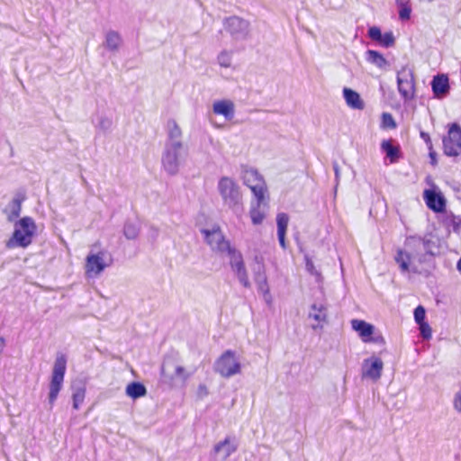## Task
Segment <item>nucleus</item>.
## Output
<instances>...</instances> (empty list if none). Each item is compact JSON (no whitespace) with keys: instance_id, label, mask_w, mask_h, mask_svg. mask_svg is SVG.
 I'll use <instances>...</instances> for the list:
<instances>
[{"instance_id":"nucleus-1","label":"nucleus","mask_w":461,"mask_h":461,"mask_svg":"<svg viewBox=\"0 0 461 461\" xmlns=\"http://www.w3.org/2000/svg\"><path fill=\"white\" fill-rule=\"evenodd\" d=\"M166 131L167 138L161 154V164L168 175L175 176L185 162L189 155V147L183 140V131L174 119L167 121Z\"/></svg>"},{"instance_id":"nucleus-2","label":"nucleus","mask_w":461,"mask_h":461,"mask_svg":"<svg viewBox=\"0 0 461 461\" xmlns=\"http://www.w3.org/2000/svg\"><path fill=\"white\" fill-rule=\"evenodd\" d=\"M423 241L418 238H408L404 248L397 252L396 262L402 272L419 271V265L421 262L420 252Z\"/></svg>"},{"instance_id":"nucleus-3","label":"nucleus","mask_w":461,"mask_h":461,"mask_svg":"<svg viewBox=\"0 0 461 461\" xmlns=\"http://www.w3.org/2000/svg\"><path fill=\"white\" fill-rule=\"evenodd\" d=\"M14 222L12 237L6 242L7 248H27L32 244L36 234L37 226L32 217L24 216Z\"/></svg>"},{"instance_id":"nucleus-4","label":"nucleus","mask_w":461,"mask_h":461,"mask_svg":"<svg viewBox=\"0 0 461 461\" xmlns=\"http://www.w3.org/2000/svg\"><path fill=\"white\" fill-rule=\"evenodd\" d=\"M217 187L224 204L235 213H240L242 211V196L238 184L230 177L222 176L219 180Z\"/></svg>"},{"instance_id":"nucleus-5","label":"nucleus","mask_w":461,"mask_h":461,"mask_svg":"<svg viewBox=\"0 0 461 461\" xmlns=\"http://www.w3.org/2000/svg\"><path fill=\"white\" fill-rule=\"evenodd\" d=\"M213 370L223 378H230L241 373V364L236 352L225 350L214 362Z\"/></svg>"},{"instance_id":"nucleus-6","label":"nucleus","mask_w":461,"mask_h":461,"mask_svg":"<svg viewBox=\"0 0 461 461\" xmlns=\"http://www.w3.org/2000/svg\"><path fill=\"white\" fill-rule=\"evenodd\" d=\"M66 368L67 359L65 356H58L53 366L51 380L50 383L49 403L50 405V409L54 405L59 393L62 388Z\"/></svg>"},{"instance_id":"nucleus-7","label":"nucleus","mask_w":461,"mask_h":461,"mask_svg":"<svg viewBox=\"0 0 461 461\" xmlns=\"http://www.w3.org/2000/svg\"><path fill=\"white\" fill-rule=\"evenodd\" d=\"M223 27L235 41L247 40L250 32L249 22L236 15L225 18Z\"/></svg>"},{"instance_id":"nucleus-8","label":"nucleus","mask_w":461,"mask_h":461,"mask_svg":"<svg viewBox=\"0 0 461 461\" xmlns=\"http://www.w3.org/2000/svg\"><path fill=\"white\" fill-rule=\"evenodd\" d=\"M443 151L448 157L461 155V126L456 122L447 126V133L443 138Z\"/></svg>"},{"instance_id":"nucleus-9","label":"nucleus","mask_w":461,"mask_h":461,"mask_svg":"<svg viewBox=\"0 0 461 461\" xmlns=\"http://www.w3.org/2000/svg\"><path fill=\"white\" fill-rule=\"evenodd\" d=\"M244 184L250 188L258 201V206L264 203L267 185L263 176L256 169H249L244 172Z\"/></svg>"},{"instance_id":"nucleus-10","label":"nucleus","mask_w":461,"mask_h":461,"mask_svg":"<svg viewBox=\"0 0 461 461\" xmlns=\"http://www.w3.org/2000/svg\"><path fill=\"white\" fill-rule=\"evenodd\" d=\"M426 182L429 185V188L423 192L427 206L435 212H444L447 201L439 187L433 183L430 177H427Z\"/></svg>"},{"instance_id":"nucleus-11","label":"nucleus","mask_w":461,"mask_h":461,"mask_svg":"<svg viewBox=\"0 0 461 461\" xmlns=\"http://www.w3.org/2000/svg\"><path fill=\"white\" fill-rule=\"evenodd\" d=\"M384 366L383 359L376 355H372L364 359L361 366L362 378L377 382L382 377Z\"/></svg>"},{"instance_id":"nucleus-12","label":"nucleus","mask_w":461,"mask_h":461,"mask_svg":"<svg viewBox=\"0 0 461 461\" xmlns=\"http://www.w3.org/2000/svg\"><path fill=\"white\" fill-rule=\"evenodd\" d=\"M397 85L400 95L405 100H411L415 94L414 77L412 70L408 67H402L397 72Z\"/></svg>"},{"instance_id":"nucleus-13","label":"nucleus","mask_w":461,"mask_h":461,"mask_svg":"<svg viewBox=\"0 0 461 461\" xmlns=\"http://www.w3.org/2000/svg\"><path fill=\"white\" fill-rule=\"evenodd\" d=\"M26 200V192L23 189L15 192L13 199L4 210L9 222L18 221L22 212V204Z\"/></svg>"},{"instance_id":"nucleus-14","label":"nucleus","mask_w":461,"mask_h":461,"mask_svg":"<svg viewBox=\"0 0 461 461\" xmlns=\"http://www.w3.org/2000/svg\"><path fill=\"white\" fill-rule=\"evenodd\" d=\"M202 232L204 235L206 242L213 250L225 252L230 249V245L229 241L225 240L219 228L213 229L212 230H203Z\"/></svg>"},{"instance_id":"nucleus-15","label":"nucleus","mask_w":461,"mask_h":461,"mask_svg":"<svg viewBox=\"0 0 461 461\" xmlns=\"http://www.w3.org/2000/svg\"><path fill=\"white\" fill-rule=\"evenodd\" d=\"M105 256L106 253L102 251L97 254H89L86 257V270L89 276H91L92 273L97 276L109 266V263L105 260Z\"/></svg>"},{"instance_id":"nucleus-16","label":"nucleus","mask_w":461,"mask_h":461,"mask_svg":"<svg viewBox=\"0 0 461 461\" xmlns=\"http://www.w3.org/2000/svg\"><path fill=\"white\" fill-rule=\"evenodd\" d=\"M368 37L376 42H378L382 47L390 48L393 47L395 43V37L393 32H386L383 33L381 29L377 26H372L368 29L367 32Z\"/></svg>"},{"instance_id":"nucleus-17","label":"nucleus","mask_w":461,"mask_h":461,"mask_svg":"<svg viewBox=\"0 0 461 461\" xmlns=\"http://www.w3.org/2000/svg\"><path fill=\"white\" fill-rule=\"evenodd\" d=\"M434 96L438 99L445 97L449 93V79L445 74L437 75L431 81Z\"/></svg>"},{"instance_id":"nucleus-18","label":"nucleus","mask_w":461,"mask_h":461,"mask_svg":"<svg viewBox=\"0 0 461 461\" xmlns=\"http://www.w3.org/2000/svg\"><path fill=\"white\" fill-rule=\"evenodd\" d=\"M238 449V442L235 438L226 437L224 440L217 443L213 447L215 455L221 456L222 459L228 458Z\"/></svg>"},{"instance_id":"nucleus-19","label":"nucleus","mask_w":461,"mask_h":461,"mask_svg":"<svg viewBox=\"0 0 461 461\" xmlns=\"http://www.w3.org/2000/svg\"><path fill=\"white\" fill-rule=\"evenodd\" d=\"M352 329L358 334L363 342H370L373 340L372 336L375 331L374 325L363 321V320H352Z\"/></svg>"},{"instance_id":"nucleus-20","label":"nucleus","mask_w":461,"mask_h":461,"mask_svg":"<svg viewBox=\"0 0 461 461\" xmlns=\"http://www.w3.org/2000/svg\"><path fill=\"white\" fill-rule=\"evenodd\" d=\"M161 375L170 379L181 378L183 381L189 377L183 366H175L171 361H164L161 366Z\"/></svg>"},{"instance_id":"nucleus-21","label":"nucleus","mask_w":461,"mask_h":461,"mask_svg":"<svg viewBox=\"0 0 461 461\" xmlns=\"http://www.w3.org/2000/svg\"><path fill=\"white\" fill-rule=\"evenodd\" d=\"M212 111L216 114H221L226 120H231L234 117V104L230 100L217 101L212 105Z\"/></svg>"},{"instance_id":"nucleus-22","label":"nucleus","mask_w":461,"mask_h":461,"mask_svg":"<svg viewBox=\"0 0 461 461\" xmlns=\"http://www.w3.org/2000/svg\"><path fill=\"white\" fill-rule=\"evenodd\" d=\"M343 96L348 106L355 110H363L365 108V103L360 97V95L356 91L345 87L343 89Z\"/></svg>"},{"instance_id":"nucleus-23","label":"nucleus","mask_w":461,"mask_h":461,"mask_svg":"<svg viewBox=\"0 0 461 461\" xmlns=\"http://www.w3.org/2000/svg\"><path fill=\"white\" fill-rule=\"evenodd\" d=\"M289 222V217L285 212H280L276 216V225H277V238L280 246L285 249L286 242H285V234L287 231V226Z\"/></svg>"},{"instance_id":"nucleus-24","label":"nucleus","mask_w":461,"mask_h":461,"mask_svg":"<svg viewBox=\"0 0 461 461\" xmlns=\"http://www.w3.org/2000/svg\"><path fill=\"white\" fill-rule=\"evenodd\" d=\"M366 59L367 62L381 70H386L389 68L388 60L384 57L383 54L376 50H368L366 52Z\"/></svg>"},{"instance_id":"nucleus-25","label":"nucleus","mask_w":461,"mask_h":461,"mask_svg":"<svg viewBox=\"0 0 461 461\" xmlns=\"http://www.w3.org/2000/svg\"><path fill=\"white\" fill-rule=\"evenodd\" d=\"M125 393L129 397L136 400L145 396L147 393V389L145 385L140 382H131L127 385Z\"/></svg>"},{"instance_id":"nucleus-26","label":"nucleus","mask_w":461,"mask_h":461,"mask_svg":"<svg viewBox=\"0 0 461 461\" xmlns=\"http://www.w3.org/2000/svg\"><path fill=\"white\" fill-rule=\"evenodd\" d=\"M230 267H231L232 271L235 273L240 283L244 287H250V282L249 280V276H248L247 269L245 267L244 260L240 261L239 263H235V265H233Z\"/></svg>"},{"instance_id":"nucleus-27","label":"nucleus","mask_w":461,"mask_h":461,"mask_svg":"<svg viewBox=\"0 0 461 461\" xmlns=\"http://www.w3.org/2000/svg\"><path fill=\"white\" fill-rule=\"evenodd\" d=\"M122 43V38L118 32L109 31L105 36V47L111 51L118 50Z\"/></svg>"},{"instance_id":"nucleus-28","label":"nucleus","mask_w":461,"mask_h":461,"mask_svg":"<svg viewBox=\"0 0 461 461\" xmlns=\"http://www.w3.org/2000/svg\"><path fill=\"white\" fill-rule=\"evenodd\" d=\"M72 400H73V408L77 410L79 405L84 402L86 396V387L81 383L78 384L72 385Z\"/></svg>"},{"instance_id":"nucleus-29","label":"nucleus","mask_w":461,"mask_h":461,"mask_svg":"<svg viewBox=\"0 0 461 461\" xmlns=\"http://www.w3.org/2000/svg\"><path fill=\"white\" fill-rule=\"evenodd\" d=\"M398 14L401 21H408L411 14V4L410 0H395Z\"/></svg>"},{"instance_id":"nucleus-30","label":"nucleus","mask_w":461,"mask_h":461,"mask_svg":"<svg viewBox=\"0 0 461 461\" xmlns=\"http://www.w3.org/2000/svg\"><path fill=\"white\" fill-rule=\"evenodd\" d=\"M382 149L385 152L391 163L395 162L399 158V148L393 146L392 140H383L381 143Z\"/></svg>"},{"instance_id":"nucleus-31","label":"nucleus","mask_w":461,"mask_h":461,"mask_svg":"<svg viewBox=\"0 0 461 461\" xmlns=\"http://www.w3.org/2000/svg\"><path fill=\"white\" fill-rule=\"evenodd\" d=\"M140 232V225L138 222L128 221L125 222L123 228L124 236L128 240H134L138 237Z\"/></svg>"},{"instance_id":"nucleus-32","label":"nucleus","mask_w":461,"mask_h":461,"mask_svg":"<svg viewBox=\"0 0 461 461\" xmlns=\"http://www.w3.org/2000/svg\"><path fill=\"white\" fill-rule=\"evenodd\" d=\"M254 280L267 276L262 258L256 256L252 266Z\"/></svg>"},{"instance_id":"nucleus-33","label":"nucleus","mask_w":461,"mask_h":461,"mask_svg":"<svg viewBox=\"0 0 461 461\" xmlns=\"http://www.w3.org/2000/svg\"><path fill=\"white\" fill-rule=\"evenodd\" d=\"M255 282L258 285V291L263 294L266 302L270 303L271 296L269 294V288H268V285H267V276L256 279Z\"/></svg>"},{"instance_id":"nucleus-34","label":"nucleus","mask_w":461,"mask_h":461,"mask_svg":"<svg viewBox=\"0 0 461 461\" xmlns=\"http://www.w3.org/2000/svg\"><path fill=\"white\" fill-rule=\"evenodd\" d=\"M255 282L258 285V291L263 294L266 302L270 303L271 296L269 294V288H268V285H267V276L256 279Z\"/></svg>"},{"instance_id":"nucleus-35","label":"nucleus","mask_w":461,"mask_h":461,"mask_svg":"<svg viewBox=\"0 0 461 461\" xmlns=\"http://www.w3.org/2000/svg\"><path fill=\"white\" fill-rule=\"evenodd\" d=\"M113 121L111 118L106 116H101L98 119L97 128L104 132H107L112 129Z\"/></svg>"},{"instance_id":"nucleus-36","label":"nucleus","mask_w":461,"mask_h":461,"mask_svg":"<svg viewBox=\"0 0 461 461\" xmlns=\"http://www.w3.org/2000/svg\"><path fill=\"white\" fill-rule=\"evenodd\" d=\"M230 257V265L232 267L235 263H239L240 261H243V258L240 252L237 251L234 248L230 247L226 250Z\"/></svg>"},{"instance_id":"nucleus-37","label":"nucleus","mask_w":461,"mask_h":461,"mask_svg":"<svg viewBox=\"0 0 461 461\" xmlns=\"http://www.w3.org/2000/svg\"><path fill=\"white\" fill-rule=\"evenodd\" d=\"M218 62L221 67L229 68L231 63V53L227 50H222L218 56Z\"/></svg>"},{"instance_id":"nucleus-38","label":"nucleus","mask_w":461,"mask_h":461,"mask_svg":"<svg viewBox=\"0 0 461 461\" xmlns=\"http://www.w3.org/2000/svg\"><path fill=\"white\" fill-rule=\"evenodd\" d=\"M381 126L385 129H394L396 127V123L392 114L388 113H384L382 114Z\"/></svg>"},{"instance_id":"nucleus-39","label":"nucleus","mask_w":461,"mask_h":461,"mask_svg":"<svg viewBox=\"0 0 461 461\" xmlns=\"http://www.w3.org/2000/svg\"><path fill=\"white\" fill-rule=\"evenodd\" d=\"M258 207L259 206L257 205V207H253L250 210L251 221L255 225L260 224L265 218V214L258 210Z\"/></svg>"},{"instance_id":"nucleus-40","label":"nucleus","mask_w":461,"mask_h":461,"mask_svg":"<svg viewBox=\"0 0 461 461\" xmlns=\"http://www.w3.org/2000/svg\"><path fill=\"white\" fill-rule=\"evenodd\" d=\"M425 309L422 306H418L414 310V319L418 324L425 322Z\"/></svg>"},{"instance_id":"nucleus-41","label":"nucleus","mask_w":461,"mask_h":461,"mask_svg":"<svg viewBox=\"0 0 461 461\" xmlns=\"http://www.w3.org/2000/svg\"><path fill=\"white\" fill-rule=\"evenodd\" d=\"M419 325H420V333L423 336V338H425V339L430 338L431 329L429 326V324L426 322H422V323H420Z\"/></svg>"},{"instance_id":"nucleus-42","label":"nucleus","mask_w":461,"mask_h":461,"mask_svg":"<svg viewBox=\"0 0 461 461\" xmlns=\"http://www.w3.org/2000/svg\"><path fill=\"white\" fill-rule=\"evenodd\" d=\"M454 406L456 410L461 411V389L456 394Z\"/></svg>"},{"instance_id":"nucleus-43","label":"nucleus","mask_w":461,"mask_h":461,"mask_svg":"<svg viewBox=\"0 0 461 461\" xmlns=\"http://www.w3.org/2000/svg\"><path fill=\"white\" fill-rule=\"evenodd\" d=\"M305 261H306V269H307V271L310 274L314 275L315 274V272H314L315 267H314L313 262L308 257H305Z\"/></svg>"},{"instance_id":"nucleus-44","label":"nucleus","mask_w":461,"mask_h":461,"mask_svg":"<svg viewBox=\"0 0 461 461\" xmlns=\"http://www.w3.org/2000/svg\"><path fill=\"white\" fill-rule=\"evenodd\" d=\"M209 392L207 387L204 384H200L198 386L197 394L200 398H203L208 395Z\"/></svg>"},{"instance_id":"nucleus-45","label":"nucleus","mask_w":461,"mask_h":461,"mask_svg":"<svg viewBox=\"0 0 461 461\" xmlns=\"http://www.w3.org/2000/svg\"><path fill=\"white\" fill-rule=\"evenodd\" d=\"M312 312H309V317L310 318H312L313 320L317 321V312H315V309H316V304L313 303L312 305Z\"/></svg>"},{"instance_id":"nucleus-46","label":"nucleus","mask_w":461,"mask_h":461,"mask_svg":"<svg viewBox=\"0 0 461 461\" xmlns=\"http://www.w3.org/2000/svg\"><path fill=\"white\" fill-rule=\"evenodd\" d=\"M5 348V339L3 338H0V353L3 351Z\"/></svg>"},{"instance_id":"nucleus-47","label":"nucleus","mask_w":461,"mask_h":461,"mask_svg":"<svg viewBox=\"0 0 461 461\" xmlns=\"http://www.w3.org/2000/svg\"><path fill=\"white\" fill-rule=\"evenodd\" d=\"M456 268H457V270L461 273V258H459V260L457 261Z\"/></svg>"},{"instance_id":"nucleus-48","label":"nucleus","mask_w":461,"mask_h":461,"mask_svg":"<svg viewBox=\"0 0 461 461\" xmlns=\"http://www.w3.org/2000/svg\"><path fill=\"white\" fill-rule=\"evenodd\" d=\"M420 2H427V3H431L433 2L434 0H419Z\"/></svg>"},{"instance_id":"nucleus-49","label":"nucleus","mask_w":461,"mask_h":461,"mask_svg":"<svg viewBox=\"0 0 461 461\" xmlns=\"http://www.w3.org/2000/svg\"><path fill=\"white\" fill-rule=\"evenodd\" d=\"M319 321L321 320V309L319 308V315H318Z\"/></svg>"},{"instance_id":"nucleus-50","label":"nucleus","mask_w":461,"mask_h":461,"mask_svg":"<svg viewBox=\"0 0 461 461\" xmlns=\"http://www.w3.org/2000/svg\"><path fill=\"white\" fill-rule=\"evenodd\" d=\"M312 327L313 330L317 329V325H312Z\"/></svg>"}]
</instances>
